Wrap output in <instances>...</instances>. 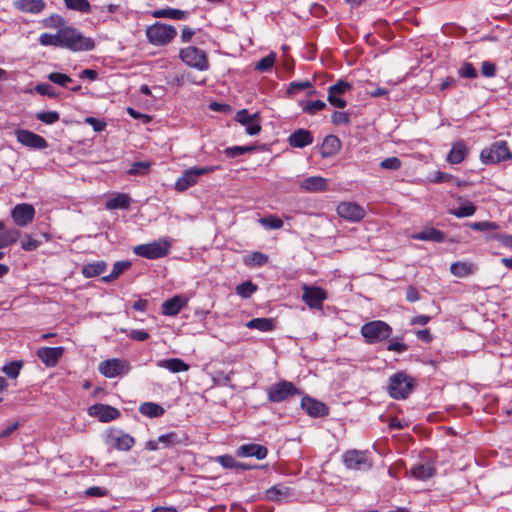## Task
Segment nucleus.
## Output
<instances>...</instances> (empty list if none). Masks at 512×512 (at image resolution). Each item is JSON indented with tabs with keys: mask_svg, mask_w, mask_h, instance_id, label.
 <instances>
[{
	"mask_svg": "<svg viewBox=\"0 0 512 512\" xmlns=\"http://www.w3.org/2000/svg\"><path fill=\"white\" fill-rule=\"evenodd\" d=\"M187 304V299L176 295L162 304V313L166 316H176Z\"/></svg>",
	"mask_w": 512,
	"mask_h": 512,
	"instance_id": "4be33fe9",
	"label": "nucleus"
},
{
	"mask_svg": "<svg viewBox=\"0 0 512 512\" xmlns=\"http://www.w3.org/2000/svg\"><path fill=\"white\" fill-rule=\"evenodd\" d=\"M413 238L423 241L442 242L444 240V234L437 229L431 228L426 231L417 233L413 236Z\"/></svg>",
	"mask_w": 512,
	"mask_h": 512,
	"instance_id": "72a5a7b5",
	"label": "nucleus"
},
{
	"mask_svg": "<svg viewBox=\"0 0 512 512\" xmlns=\"http://www.w3.org/2000/svg\"><path fill=\"white\" fill-rule=\"evenodd\" d=\"M216 167L205 166V167H192L185 170L181 177L175 182V189L183 192L195 185L198 182V178L202 175L214 172Z\"/></svg>",
	"mask_w": 512,
	"mask_h": 512,
	"instance_id": "6e6552de",
	"label": "nucleus"
},
{
	"mask_svg": "<svg viewBox=\"0 0 512 512\" xmlns=\"http://www.w3.org/2000/svg\"><path fill=\"white\" fill-rule=\"evenodd\" d=\"M35 216V209L31 204H17L11 211V217L16 225L25 227L30 224Z\"/></svg>",
	"mask_w": 512,
	"mask_h": 512,
	"instance_id": "f8f14e48",
	"label": "nucleus"
},
{
	"mask_svg": "<svg viewBox=\"0 0 512 512\" xmlns=\"http://www.w3.org/2000/svg\"><path fill=\"white\" fill-rule=\"evenodd\" d=\"M35 91L40 95H45L50 98L58 97V93L55 91L54 87H52L48 83H39L35 86Z\"/></svg>",
	"mask_w": 512,
	"mask_h": 512,
	"instance_id": "603ef678",
	"label": "nucleus"
},
{
	"mask_svg": "<svg viewBox=\"0 0 512 512\" xmlns=\"http://www.w3.org/2000/svg\"><path fill=\"white\" fill-rule=\"evenodd\" d=\"M476 266L470 262H454L450 266L451 273L456 277H466L474 273Z\"/></svg>",
	"mask_w": 512,
	"mask_h": 512,
	"instance_id": "7c9ffc66",
	"label": "nucleus"
},
{
	"mask_svg": "<svg viewBox=\"0 0 512 512\" xmlns=\"http://www.w3.org/2000/svg\"><path fill=\"white\" fill-rule=\"evenodd\" d=\"M246 326L250 329H257L262 332H268L273 330L274 321L269 318H254L250 320Z\"/></svg>",
	"mask_w": 512,
	"mask_h": 512,
	"instance_id": "473e14b6",
	"label": "nucleus"
},
{
	"mask_svg": "<svg viewBox=\"0 0 512 512\" xmlns=\"http://www.w3.org/2000/svg\"><path fill=\"white\" fill-rule=\"evenodd\" d=\"M151 163L147 161H139L135 162L131 165L128 170V174L130 175H146L150 169Z\"/></svg>",
	"mask_w": 512,
	"mask_h": 512,
	"instance_id": "79ce46f5",
	"label": "nucleus"
},
{
	"mask_svg": "<svg viewBox=\"0 0 512 512\" xmlns=\"http://www.w3.org/2000/svg\"><path fill=\"white\" fill-rule=\"evenodd\" d=\"M476 212V206L471 202H465L458 208L451 210V214L457 218H464L474 215Z\"/></svg>",
	"mask_w": 512,
	"mask_h": 512,
	"instance_id": "ea45409f",
	"label": "nucleus"
},
{
	"mask_svg": "<svg viewBox=\"0 0 512 512\" xmlns=\"http://www.w3.org/2000/svg\"><path fill=\"white\" fill-rule=\"evenodd\" d=\"M343 460L349 469H368L371 467L366 454L362 451H347L343 455Z\"/></svg>",
	"mask_w": 512,
	"mask_h": 512,
	"instance_id": "a211bd4d",
	"label": "nucleus"
},
{
	"mask_svg": "<svg viewBox=\"0 0 512 512\" xmlns=\"http://www.w3.org/2000/svg\"><path fill=\"white\" fill-rule=\"evenodd\" d=\"M259 223L266 229H280L283 227V221L275 216L263 217L259 220Z\"/></svg>",
	"mask_w": 512,
	"mask_h": 512,
	"instance_id": "37998d69",
	"label": "nucleus"
},
{
	"mask_svg": "<svg viewBox=\"0 0 512 512\" xmlns=\"http://www.w3.org/2000/svg\"><path fill=\"white\" fill-rule=\"evenodd\" d=\"M64 349L62 347H43L38 349L37 356L49 367H54L62 357Z\"/></svg>",
	"mask_w": 512,
	"mask_h": 512,
	"instance_id": "6ab92c4d",
	"label": "nucleus"
},
{
	"mask_svg": "<svg viewBox=\"0 0 512 512\" xmlns=\"http://www.w3.org/2000/svg\"><path fill=\"white\" fill-rule=\"evenodd\" d=\"M288 141L291 147L303 148L313 142V136L306 129H298L289 136Z\"/></svg>",
	"mask_w": 512,
	"mask_h": 512,
	"instance_id": "b1692460",
	"label": "nucleus"
},
{
	"mask_svg": "<svg viewBox=\"0 0 512 512\" xmlns=\"http://www.w3.org/2000/svg\"><path fill=\"white\" fill-rule=\"evenodd\" d=\"M459 74L463 77V78H476L477 77V71L476 69L473 67V65L471 63H464L463 66L460 68L459 70Z\"/></svg>",
	"mask_w": 512,
	"mask_h": 512,
	"instance_id": "052dcab7",
	"label": "nucleus"
},
{
	"mask_svg": "<svg viewBox=\"0 0 512 512\" xmlns=\"http://www.w3.org/2000/svg\"><path fill=\"white\" fill-rule=\"evenodd\" d=\"M331 121L335 125H349L351 122L350 114L346 112L335 111L331 116Z\"/></svg>",
	"mask_w": 512,
	"mask_h": 512,
	"instance_id": "5fc2aeb1",
	"label": "nucleus"
},
{
	"mask_svg": "<svg viewBox=\"0 0 512 512\" xmlns=\"http://www.w3.org/2000/svg\"><path fill=\"white\" fill-rule=\"evenodd\" d=\"M158 442L164 445H175L180 443L177 434L174 432L164 434L158 437Z\"/></svg>",
	"mask_w": 512,
	"mask_h": 512,
	"instance_id": "69168bd1",
	"label": "nucleus"
},
{
	"mask_svg": "<svg viewBox=\"0 0 512 512\" xmlns=\"http://www.w3.org/2000/svg\"><path fill=\"white\" fill-rule=\"evenodd\" d=\"M298 393V389L293 385V383L280 381L268 389V399L271 402H281L286 400L289 396Z\"/></svg>",
	"mask_w": 512,
	"mask_h": 512,
	"instance_id": "9d476101",
	"label": "nucleus"
},
{
	"mask_svg": "<svg viewBox=\"0 0 512 512\" xmlns=\"http://www.w3.org/2000/svg\"><path fill=\"white\" fill-rule=\"evenodd\" d=\"M268 262V256L260 253V252H254L250 256L249 264L255 265V266H262L265 265Z\"/></svg>",
	"mask_w": 512,
	"mask_h": 512,
	"instance_id": "680f3d73",
	"label": "nucleus"
},
{
	"mask_svg": "<svg viewBox=\"0 0 512 512\" xmlns=\"http://www.w3.org/2000/svg\"><path fill=\"white\" fill-rule=\"evenodd\" d=\"M68 9L79 11L81 13H89L91 5L88 0H63Z\"/></svg>",
	"mask_w": 512,
	"mask_h": 512,
	"instance_id": "a19ab883",
	"label": "nucleus"
},
{
	"mask_svg": "<svg viewBox=\"0 0 512 512\" xmlns=\"http://www.w3.org/2000/svg\"><path fill=\"white\" fill-rule=\"evenodd\" d=\"M410 471L415 479L425 481L434 475L435 468L431 463L426 462L413 465Z\"/></svg>",
	"mask_w": 512,
	"mask_h": 512,
	"instance_id": "bb28decb",
	"label": "nucleus"
},
{
	"mask_svg": "<svg viewBox=\"0 0 512 512\" xmlns=\"http://www.w3.org/2000/svg\"><path fill=\"white\" fill-rule=\"evenodd\" d=\"M60 47L71 51H90L94 48V41L84 37L81 32L71 26L59 29Z\"/></svg>",
	"mask_w": 512,
	"mask_h": 512,
	"instance_id": "f257e3e1",
	"label": "nucleus"
},
{
	"mask_svg": "<svg viewBox=\"0 0 512 512\" xmlns=\"http://www.w3.org/2000/svg\"><path fill=\"white\" fill-rule=\"evenodd\" d=\"M336 210L341 218L351 222L360 221L365 216L364 208L356 203L342 202Z\"/></svg>",
	"mask_w": 512,
	"mask_h": 512,
	"instance_id": "2eb2a0df",
	"label": "nucleus"
},
{
	"mask_svg": "<svg viewBox=\"0 0 512 512\" xmlns=\"http://www.w3.org/2000/svg\"><path fill=\"white\" fill-rule=\"evenodd\" d=\"M139 411L148 417H159L164 414V408L156 403L146 402L141 404Z\"/></svg>",
	"mask_w": 512,
	"mask_h": 512,
	"instance_id": "c9c22d12",
	"label": "nucleus"
},
{
	"mask_svg": "<svg viewBox=\"0 0 512 512\" xmlns=\"http://www.w3.org/2000/svg\"><path fill=\"white\" fill-rule=\"evenodd\" d=\"M88 414L98 418L101 422H109L120 416V412L109 405L94 404L88 408Z\"/></svg>",
	"mask_w": 512,
	"mask_h": 512,
	"instance_id": "f3484780",
	"label": "nucleus"
},
{
	"mask_svg": "<svg viewBox=\"0 0 512 512\" xmlns=\"http://www.w3.org/2000/svg\"><path fill=\"white\" fill-rule=\"evenodd\" d=\"M468 226L475 231H491L499 229V225L495 222L483 221V222H472Z\"/></svg>",
	"mask_w": 512,
	"mask_h": 512,
	"instance_id": "09e8293b",
	"label": "nucleus"
},
{
	"mask_svg": "<svg viewBox=\"0 0 512 512\" xmlns=\"http://www.w3.org/2000/svg\"><path fill=\"white\" fill-rule=\"evenodd\" d=\"M252 150H254L253 146H234V147L227 148L225 150V154L228 157L235 158V157L245 154L246 152H250Z\"/></svg>",
	"mask_w": 512,
	"mask_h": 512,
	"instance_id": "864d4df0",
	"label": "nucleus"
},
{
	"mask_svg": "<svg viewBox=\"0 0 512 512\" xmlns=\"http://www.w3.org/2000/svg\"><path fill=\"white\" fill-rule=\"evenodd\" d=\"M392 328L384 321L374 320L361 327V334L369 344L382 342L390 337Z\"/></svg>",
	"mask_w": 512,
	"mask_h": 512,
	"instance_id": "f03ea898",
	"label": "nucleus"
},
{
	"mask_svg": "<svg viewBox=\"0 0 512 512\" xmlns=\"http://www.w3.org/2000/svg\"><path fill=\"white\" fill-rule=\"evenodd\" d=\"M248 123L249 124L244 125L247 134L254 136L261 131L260 117L256 119H251Z\"/></svg>",
	"mask_w": 512,
	"mask_h": 512,
	"instance_id": "bf43d9fd",
	"label": "nucleus"
},
{
	"mask_svg": "<svg viewBox=\"0 0 512 512\" xmlns=\"http://www.w3.org/2000/svg\"><path fill=\"white\" fill-rule=\"evenodd\" d=\"M256 290V286L252 284V282L247 281L236 287V292L238 295L248 298L250 297Z\"/></svg>",
	"mask_w": 512,
	"mask_h": 512,
	"instance_id": "3c124183",
	"label": "nucleus"
},
{
	"mask_svg": "<svg viewBox=\"0 0 512 512\" xmlns=\"http://www.w3.org/2000/svg\"><path fill=\"white\" fill-rule=\"evenodd\" d=\"M327 186V180L320 176L308 177L300 182L301 189L307 192L325 191Z\"/></svg>",
	"mask_w": 512,
	"mask_h": 512,
	"instance_id": "5701e85b",
	"label": "nucleus"
},
{
	"mask_svg": "<svg viewBox=\"0 0 512 512\" xmlns=\"http://www.w3.org/2000/svg\"><path fill=\"white\" fill-rule=\"evenodd\" d=\"M130 205V197L126 194H119L118 196L110 199L106 207L107 209H127Z\"/></svg>",
	"mask_w": 512,
	"mask_h": 512,
	"instance_id": "4c0bfd02",
	"label": "nucleus"
},
{
	"mask_svg": "<svg viewBox=\"0 0 512 512\" xmlns=\"http://www.w3.org/2000/svg\"><path fill=\"white\" fill-rule=\"evenodd\" d=\"M60 118V115L56 111H49V112H38L36 113V119L40 120L41 122L45 124H54L57 122Z\"/></svg>",
	"mask_w": 512,
	"mask_h": 512,
	"instance_id": "de8ad7c7",
	"label": "nucleus"
},
{
	"mask_svg": "<svg viewBox=\"0 0 512 512\" xmlns=\"http://www.w3.org/2000/svg\"><path fill=\"white\" fill-rule=\"evenodd\" d=\"M130 266H131V262H129V261H118L114 264L112 273L114 274V276H116L118 278Z\"/></svg>",
	"mask_w": 512,
	"mask_h": 512,
	"instance_id": "338daca9",
	"label": "nucleus"
},
{
	"mask_svg": "<svg viewBox=\"0 0 512 512\" xmlns=\"http://www.w3.org/2000/svg\"><path fill=\"white\" fill-rule=\"evenodd\" d=\"M352 85L344 80H338L335 84L328 88V101L337 108H344L347 102L342 98L346 92L350 91Z\"/></svg>",
	"mask_w": 512,
	"mask_h": 512,
	"instance_id": "9b49d317",
	"label": "nucleus"
},
{
	"mask_svg": "<svg viewBox=\"0 0 512 512\" xmlns=\"http://www.w3.org/2000/svg\"><path fill=\"white\" fill-rule=\"evenodd\" d=\"M311 86L312 85H311L310 81L292 82V83H290V85H289V87L287 89V92L289 94H295L298 91L305 90L307 88H310Z\"/></svg>",
	"mask_w": 512,
	"mask_h": 512,
	"instance_id": "0e129e2a",
	"label": "nucleus"
},
{
	"mask_svg": "<svg viewBox=\"0 0 512 512\" xmlns=\"http://www.w3.org/2000/svg\"><path fill=\"white\" fill-rule=\"evenodd\" d=\"M177 32L171 25L156 22L146 29V37L149 42L155 46H163L170 43Z\"/></svg>",
	"mask_w": 512,
	"mask_h": 512,
	"instance_id": "7ed1b4c3",
	"label": "nucleus"
},
{
	"mask_svg": "<svg viewBox=\"0 0 512 512\" xmlns=\"http://www.w3.org/2000/svg\"><path fill=\"white\" fill-rule=\"evenodd\" d=\"M23 367L22 361H10L2 367V372L10 379L18 377L21 368Z\"/></svg>",
	"mask_w": 512,
	"mask_h": 512,
	"instance_id": "58836bf2",
	"label": "nucleus"
},
{
	"mask_svg": "<svg viewBox=\"0 0 512 512\" xmlns=\"http://www.w3.org/2000/svg\"><path fill=\"white\" fill-rule=\"evenodd\" d=\"M466 155H467L466 145L462 141H459V142H456L452 146V148L448 154L447 160L451 164H459L465 159Z\"/></svg>",
	"mask_w": 512,
	"mask_h": 512,
	"instance_id": "c756f323",
	"label": "nucleus"
},
{
	"mask_svg": "<svg viewBox=\"0 0 512 512\" xmlns=\"http://www.w3.org/2000/svg\"><path fill=\"white\" fill-rule=\"evenodd\" d=\"M302 300L312 309H321L327 298L326 292L320 287H303Z\"/></svg>",
	"mask_w": 512,
	"mask_h": 512,
	"instance_id": "4468645a",
	"label": "nucleus"
},
{
	"mask_svg": "<svg viewBox=\"0 0 512 512\" xmlns=\"http://www.w3.org/2000/svg\"><path fill=\"white\" fill-rule=\"evenodd\" d=\"M48 79L51 82H53L59 86H62V87H67V85L73 81L70 76L63 74V73H59V72L50 73L48 75Z\"/></svg>",
	"mask_w": 512,
	"mask_h": 512,
	"instance_id": "49530a36",
	"label": "nucleus"
},
{
	"mask_svg": "<svg viewBox=\"0 0 512 512\" xmlns=\"http://www.w3.org/2000/svg\"><path fill=\"white\" fill-rule=\"evenodd\" d=\"M380 166L381 168L383 169H388V170H397L400 168L401 166V161L399 158L397 157H390V158H386L384 159L381 163H380Z\"/></svg>",
	"mask_w": 512,
	"mask_h": 512,
	"instance_id": "13d9d810",
	"label": "nucleus"
},
{
	"mask_svg": "<svg viewBox=\"0 0 512 512\" xmlns=\"http://www.w3.org/2000/svg\"><path fill=\"white\" fill-rule=\"evenodd\" d=\"M301 406L308 415L313 417H320L327 414L326 406L322 402L310 397H303Z\"/></svg>",
	"mask_w": 512,
	"mask_h": 512,
	"instance_id": "412c9836",
	"label": "nucleus"
},
{
	"mask_svg": "<svg viewBox=\"0 0 512 512\" xmlns=\"http://www.w3.org/2000/svg\"><path fill=\"white\" fill-rule=\"evenodd\" d=\"M276 60V54L270 53L267 56L263 57L256 64V69L262 72H266L272 68Z\"/></svg>",
	"mask_w": 512,
	"mask_h": 512,
	"instance_id": "a18cd8bd",
	"label": "nucleus"
},
{
	"mask_svg": "<svg viewBox=\"0 0 512 512\" xmlns=\"http://www.w3.org/2000/svg\"><path fill=\"white\" fill-rule=\"evenodd\" d=\"M481 73L485 77H493L496 73V67L489 61H484L481 66Z\"/></svg>",
	"mask_w": 512,
	"mask_h": 512,
	"instance_id": "774afa93",
	"label": "nucleus"
},
{
	"mask_svg": "<svg viewBox=\"0 0 512 512\" xmlns=\"http://www.w3.org/2000/svg\"><path fill=\"white\" fill-rule=\"evenodd\" d=\"M153 16L156 18H170V19H186L188 12L175 8L159 9L153 12Z\"/></svg>",
	"mask_w": 512,
	"mask_h": 512,
	"instance_id": "2f4dec72",
	"label": "nucleus"
},
{
	"mask_svg": "<svg viewBox=\"0 0 512 512\" xmlns=\"http://www.w3.org/2000/svg\"><path fill=\"white\" fill-rule=\"evenodd\" d=\"M105 269L106 263L104 261H99L85 265L82 269V274L87 278L96 277L102 274Z\"/></svg>",
	"mask_w": 512,
	"mask_h": 512,
	"instance_id": "f704fd0d",
	"label": "nucleus"
},
{
	"mask_svg": "<svg viewBox=\"0 0 512 512\" xmlns=\"http://www.w3.org/2000/svg\"><path fill=\"white\" fill-rule=\"evenodd\" d=\"M16 138L22 145L32 149L42 150L48 147V143L45 138L29 130H17Z\"/></svg>",
	"mask_w": 512,
	"mask_h": 512,
	"instance_id": "ddd939ff",
	"label": "nucleus"
},
{
	"mask_svg": "<svg viewBox=\"0 0 512 512\" xmlns=\"http://www.w3.org/2000/svg\"><path fill=\"white\" fill-rule=\"evenodd\" d=\"M21 236L17 229H9L0 235V249L16 243Z\"/></svg>",
	"mask_w": 512,
	"mask_h": 512,
	"instance_id": "e433bc0d",
	"label": "nucleus"
},
{
	"mask_svg": "<svg viewBox=\"0 0 512 512\" xmlns=\"http://www.w3.org/2000/svg\"><path fill=\"white\" fill-rule=\"evenodd\" d=\"M511 158L512 153L505 141L493 143L491 146L484 148L480 154V159L484 164H496Z\"/></svg>",
	"mask_w": 512,
	"mask_h": 512,
	"instance_id": "39448f33",
	"label": "nucleus"
},
{
	"mask_svg": "<svg viewBox=\"0 0 512 512\" xmlns=\"http://www.w3.org/2000/svg\"><path fill=\"white\" fill-rule=\"evenodd\" d=\"M170 242L167 239H160L152 243L135 246L133 252L147 259H157L168 255Z\"/></svg>",
	"mask_w": 512,
	"mask_h": 512,
	"instance_id": "20e7f679",
	"label": "nucleus"
},
{
	"mask_svg": "<svg viewBox=\"0 0 512 512\" xmlns=\"http://www.w3.org/2000/svg\"><path fill=\"white\" fill-rule=\"evenodd\" d=\"M256 118H259V114L258 113H254V114H249L248 111L246 109H242V110H239L237 113H236V117L235 119L240 123L242 124L243 126L246 125V124H249L248 122L251 120V119H256Z\"/></svg>",
	"mask_w": 512,
	"mask_h": 512,
	"instance_id": "4d7b16f0",
	"label": "nucleus"
},
{
	"mask_svg": "<svg viewBox=\"0 0 512 512\" xmlns=\"http://www.w3.org/2000/svg\"><path fill=\"white\" fill-rule=\"evenodd\" d=\"M39 43L42 46H59L60 47L59 30L57 31L56 34L42 33L39 37Z\"/></svg>",
	"mask_w": 512,
	"mask_h": 512,
	"instance_id": "c03bdc74",
	"label": "nucleus"
},
{
	"mask_svg": "<svg viewBox=\"0 0 512 512\" xmlns=\"http://www.w3.org/2000/svg\"><path fill=\"white\" fill-rule=\"evenodd\" d=\"M98 369L103 376L114 378L122 374H127L130 371V365L125 360L113 358L102 361Z\"/></svg>",
	"mask_w": 512,
	"mask_h": 512,
	"instance_id": "1a4fd4ad",
	"label": "nucleus"
},
{
	"mask_svg": "<svg viewBox=\"0 0 512 512\" xmlns=\"http://www.w3.org/2000/svg\"><path fill=\"white\" fill-rule=\"evenodd\" d=\"M237 456L239 457H255L262 460L267 456V448L259 444H244L237 449Z\"/></svg>",
	"mask_w": 512,
	"mask_h": 512,
	"instance_id": "aec40b11",
	"label": "nucleus"
},
{
	"mask_svg": "<svg viewBox=\"0 0 512 512\" xmlns=\"http://www.w3.org/2000/svg\"><path fill=\"white\" fill-rule=\"evenodd\" d=\"M292 490L283 484H277L270 487L266 493V499L270 501H283L292 496Z\"/></svg>",
	"mask_w": 512,
	"mask_h": 512,
	"instance_id": "393cba45",
	"label": "nucleus"
},
{
	"mask_svg": "<svg viewBox=\"0 0 512 512\" xmlns=\"http://www.w3.org/2000/svg\"><path fill=\"white\" fill-rule=\"evenodd\" d=\"M413 383L406 374L399 372L389 379L388 393L395 399H404L412 391Z\"/></svg>",
	"mask_w": 512,
	"mask_h": 512,
	"instance_id": "423d86ee",
	"label": "nucleus"
},
{
	"mask_svg": "<svg viewBox=\"0 0 512 512\" xmlns=\"http://www.w3.org/2000/svg\"><path fill=\"white\" fill-rule=\"evenodd\" d=\"M341 147V142L338 137L334 135H328L323 140L321 146V154L323 157H330L335 155Z\"/></svg>",
	"mask_w": 512,
	"mask_h": 512,
	"instance_id": "c85d7f7f",
	"label": "nucleus"
},
{
	"mask_svg": "<svg viewBox=\"0 0 512 512\" xmlns=\"http://www.w3.org/2000/svg\"><path fill=\"white\" fill-rule=\"evenodd\" d=\"M14 6L19 11L37 14L44 10L46 4L43 0H16Z\"/></svg>",
	"mask_w": 512,
	"mask_h": 512,
	"instance_id": "a878e982",
	"label": "nucleus"
},
{
	"mask_svg": "<svg viewBox=\"0 0 512 512\" xmlns=\"http://www.w3.org/2000/svg\"><path fill=\"white\" fill-rule=\"evenodd\" d=\"M180 58L186 65L199 71L209 69V62L205 52L197 47L189 46L181 49Z\"/></svg>",
	"mask_w": 512,
	"mask_h": 512,
	"instance_id": "0eeeda50",
	"label": "nucleus"
},
{
	"mask_svg": "<svg viewBox=\"0 0 512 512\" xmlns=\"http://www.w3.org/2000/svg\"><path fill=\"white\" fill-rule=\"evenodd\" d=\"M107 443L117 450L128 451L134 445L135 440L120 430H111L107 436Z\"/></svg>",
	"mask_w": 512,
	"mask_h": 512,
	"instance_id": "dca6fc26",
	"label": "nucleus"
},
{
	"mask_svg": "<svg viewBox=\"0 0 512 512\" xmlns=\"http://www.w3.org/2000/svg\"><path fill=\"white\" fill-rule=\"evenodd\" d=\"M325 107H326L325 102H323L321 100L310 101L304 107V111H306V112H308L310 114H314L317 111H320V110L324 109Z\"/></svg>",
	"mask_w": 512,
	"mask_h": 512,
	"instance_id": "e2e57ef3",
	"label": "nucleus"
},
{
	"mask_svg": "<svg viewBox=\"0 0 512 512\" xmlns=\"http://www.w3.org/2000/svg\"><path fill=\"white\" fill-rule=\"evenodd\" d=\"M44 26L47 28H62L64 27V19L60 15L54 14L43 20Z\"/></svg>",
	"mask_w": 512,
	"mask_h": 512,
	"instance_id": "8fccbe9b",
	"label": "nucleus"
},
{
	"mask_svg": "<svg viewBox=\"0 0 512 512\" xmlns=\"http://www.w3.org/2000/svg\"><path fill=\"white\" fill-rule=\"evenodd\" d=\"M217 462L221 464L224 468H238L240 467V462H237L232 456L230 455H222L217 457Z\"/></svg>",
	"mask_w": 512,
	"mask_h": 512,
	"instance_id": "6e6d98bb",
	"label": "nucleus"
},
{
	"mask_svg": "<svg viewBox=\"0 0 512 512\" xmlns=\"http://www.w3.org/2000/svg\"><path fill=\"white\" fill-rule=\"evenodd\" d=\"M157 366L160 368L167 369L172 373L185 372V371L189 370V365L186 364L180 358H170V359L160 360V361H158Z\"/></svg>",
	"mask_w": 512,
	"mask_h": 512,
	"instance_id": "cd10ccee",
	"label": "nucleus"
}]
</instances>
